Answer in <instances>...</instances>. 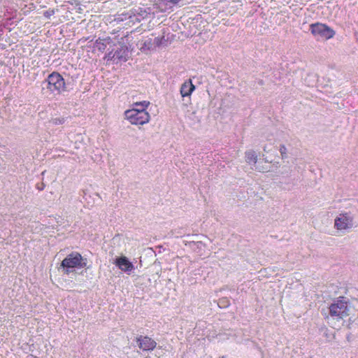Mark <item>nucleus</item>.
Listing matches in <instances>:
<instances>
[{
    "instance_id": "6ab92c4d",
    "label": "nucleus",
    "mask_w": 358,
    "mask_h": 358,
    "mask_svg": "<svg viewBox=\"0 0 358 358\" xmlns=\"http://www.w3.org/2000/svg\"><path fill=\"white\" fill-rule=\"evenodd\" d=\"M280 152L281 154L282 159H285L287 157V148L285 145H280Z\"/></svg>"
},
{
    "instance_id": "f3484780",
    "label": "nucleus",
    "mask_w": 358,
    "mask_h": 358,
    "mask_svg": "<svg viewBox=\"0 0 358 358\" xmlns=\"http://www.w3.org/2000/svg\"><path fill=\"white\" fill-rule=\"evenodd\" d=\"M165 39L164 36L162 38L155 37L154 39H152V41L155 42V48L162 45Z\"/></svg>"
},
{
    "instance_id": "4be33fe9",
    "label": "nucleus",
    "mask_w": 358,
    "mask_h": 358,
    "mask_svg": "<svg viewBox=\"0 0 358 358\" xmlns=\"http://www.w3.org/2000/svg\"><path fill=\"white\" fill-rule=\"evenodd\" d=\"M54 12L53 10L51 11V13H49L48 12H46L45 13H47V16H50L51 14H52Z\"/></svg>"
},
{
    "instance_id": "7ed1b4c3",
    "label": "nucleus",
    "mask_w": 358,
    "mask_h": 358,
    "mask_svg": "<svg viewBox=\"0 0 358 358\" xmlns=\"http://www.w3.org/2000/svg\"><path fill=\"white\" fill-rule=\"evenodd\" d=\"M47 89L50 94L59 95L66 90V83L62 76L58 72L51 73L45 80Z\"/></svg>"
},
{
    "instance_id": "aec40b11",
    "label": "nucleus",
    "mask_w": 358,
    "mask_h": 358,
    "mask_svg": "<svg viewBox=\"0 0 358 358\" xmlns=\"http://www.w3.org/2000/svg\"><path fill=\"white\" fill-rule=\"evenodd\" d=\"M99 16H96V15H91V20H90V22H96V18H99Z\"/></svg>"
},
{
    "instance_id": "a211bd4d",
    "label": "nucleus",
    "mask_w": 358,
    "mask_h": 358,
    "mask_svg": "<svg viewBox=\"0 0 358 358\" xmlns=\"http://www.w3.org/2000/svg\"><path fill=\"white\" fill-rule=\"evenodd\" d=\"M52 123L54 124H62L64 122V119L63 117H57L53 118L51 120Z\"/></svg>"
},
{
    "instance_id": "f257e3e1",
    "label": "nucleus",
    "mask_w": 358,
    "mask_h": 358,
    "mask_svg": "<svg viewBox=\"0 0 358 358\" xmlns=\"http://www.w3.org/2000/svg\"><path fill=\"white\" fill-rule=\"evenodd\" d=\"M149 14L150 11H148L146 8L137 6L128 11L117 13L113 15L111 22H120L128 20L129 23L134 24L136 22H139L141 20L146 18Z\"/></svg>"
},
{
    "instance_id": "6e6552de",
    "label": "nucleus",
    "mask_w": 358,
    "mask_h": 358,
    "mask_svg": "<svg viewBox=\"0 0 358 358\" xmlns=\"http://www.w3.org/2000/svg\"><path fill=\"white\" fill-rule=\"evenodd\" d=\"M129 57V50L127 46L121 45L117 48L115 52H109L106 58L107 60H113L117 63L119 62H126Z\"/></svg>"
},
{
    "instance_id": "423d86ee",
    "label": "nucleus",
    "mask_w": 358,
    "mask_h": 358,
    "mask_svg": "<svg viewBox=\"0 0 358 358\" xmlns=\"http://www.w3.org/2000/svg\"><path fill=\"white\" fill-rule=\"evenodd\" d=\"M310 31L315 36L326 40L333 38L336 34L331 27L319 22L310 24Z\"/></svg>"
},
{
    "instance_id": "f03ea898",
    "label": "nucleus",
    "mask_w": 358,
    "mask_h": 358,
    "mask_svg": "<svg viewBox=\"0 0 358 358\" xmlns=\"http://www.w3.org/2000/svg\"><path fill=\"white\" fill-rule=\"evenodd\" d=\"M87 262L81 255L77 252H73L68 255L61 263V268L65 275H69L75 271L76 268H84Z\"/></svg>"
},
{
    "instance_id": "f8f14e48",
    "label": "nucleus",
    "mask_w": 358,
    "mask_h": 358,
    "mask_svg": "<svg viewBox=\"0 0 358 358\" xmlns=\"http://www.w3.org/2000/svg\"><path fill=\"white\" fill-rule=\"evenodd\" d=\"M110 41L108 37L102 39L99 38L93 45V51L95 52L98 50L102 52L106 48L107 45L110 44Z\"/></svg>"
},
{
    "instance_id": "4468645a",
    "label": "nucleus",
    "mask_w": 358,
    "mask_h": 358,
    "mask_svg": "<svg viewBox=\"0 0 358 358\" xmlns=\"http://www.w3.org/2000/svg\"><path fill=\"white\" fill-rule=\"evenodd\" d=\"M149 106L150 102L148 101L135 102L131 105L132 107L130 110H146Z\"/></svg>"
},
{
    "instance_id": "9b49d317",
    "label": "nucleus",
    "mask_w": 358,
    "mask_h": 358,
    "mask_svg": "<svg viewBox=\"0 0 358 358\" xmlns=\"http://www.w3.org/2000/svg\"><path fill=\"white\" fill-rule=\"evenodd\" d=\"M194 90L195 87L192 84V80H187L181 85L180 94L182 97L189 96Z\"/></svg>"
},
{
    "instance_id": "1a4fd4ad",
    "label": "nucleus",
    "mask_w": 358,
    "mask_h": 358,
    "mask_svg": "<svg viewBox=\"0 0 358 358\" xmlns=\"http://www.w3.org/2000/svg\"><path fill=\"white\" fill-rule=\"evenodd\" d=\"M113 264H115L119 269L128 275H130L135 269L134 264L125 256L116 257Z\"/></svg>"
},
{
    "instance_id": "9d476101",
    "label": "nucleus",
    "mask_w": 358,
    "mask_h": 358,
    "mask_svg": "<svg viewBox=\"0 0 358 358\" xmlns=\"http://www.w3.org/2000/svg\"><path fill=\"white\" fill-rule=\"evenodd\" d=\"M137 344L143 350H152L155 348L157 343L151 338L141 336L137 338Z\"/></svg>"
},
{
    "instance_id": "39448f33",
    "label": "nucleus",
    "mask_w": 358,
    "mask_h": 358,
    "mask_svg": "<svg viewBox=\"0 0 358 358\" xmlns=\"http://www.w3.org/2000/svg\"><path fill=\"white\" fill-rule=\"evenodd\" d=\"M124 117L132 124H144L149 122L150 114L147 110H127Z\"/></svg>"
},
{
    "instance_id": "ddd939ff",
    "label": "nucleus",
    "mask_w": 358,
    "mask_h": 358,
    "mask_svg": "<svg viewBox=\"0 0 358 358\" xmlns=\"http://www.w3.org/2000/svg\"><path fill=\"white\" fill-rule=\"evenodd\" d=\"M155 48V42L152 38H148L142 41L141 43V50L143 52L151 50Z\"/></svg>"
},
{
    "instance_id": "412c9836",
    "label": "nucleus",
    "mask_w": 358,
    "mask_h": 358,
    "mask_svg": "<svg viewBox=\"0 0 358 358\" xmlns=\"http://www.w3.org/2000/svg\"><path fill=\"white\" fill-rule=\"evenodd\" d=\"M173 234H176V236H182V234H183V233H182V232H181L180 231H177V232H176V230H175V231H174V232L173 231Z\"/></svg>"
},
{
    "instance_id": "20e7f679",
    "label": "nucleus",
    "mask_w": 358,
    "mask_h": 358,
    "mask_svg": "<svg viewBox=\"0 0 358 358\" xmlns=\"http://www.w3.org/2000/svg\"><path fill=\"white\" fill-rule=\"evenodd\" d=\"M348 301L343 296L334 300L329 307V315L335 320H341L349 315Z\"/></svg>"
},
{
    "instance_id": "0eeeda50",
    "label": "nucleus",
    "mask_w": 358,
    "mask_h": 358,
    "mask_svg": "<svg viewBox=\"0 0 358 358\" xmlns=\"http://www.w3.org/2000/svg\"><path fill=\"white\" fill-rule=\"evenodd\" d=\"M338 230L350 229L354 226V217L350 213H341L334 220Z\"/></svg>"
},
{
    "instance_id": "2eb2a0df",
    "label": "nucleus",
    "mask_w": 358,
    "mask_h": 358,
    "mask_svg": "<svg viewBox=\"0 0 358 358\" xmlns=\"http://www.w3.org/2000/svg\"><path fill=\"white\" fill-rule=\"evenodd\" d=\"M257 156L254 150H248L245 152V161L248 164L257 163Z\"/></svg>"
},
{
    "instance_id": "dca6fc26",
    "label": "nucleus",
    "mask_w": 358,
    "mask_h": 358,
    "mask_svg": "<svg viewBox=\"0 0 358 358\" xmlns=\"http://www.w3.org/2000/svg\"><path fill=\"white\" fill-rule=\"evenodd\" d=\"M217 305L220 308H224L228 307L230 305V302L228 298L223 297L219 299Z\"/></svg>"
}]
</instances>
